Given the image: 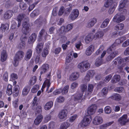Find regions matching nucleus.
Instances as JSON below:
<instances>
[{"label": "nucleus", "mask_w": 129, "mask_h": 129, "mask_svg": "<svg viewBox=\"0 0 129 129\" xmlns=\"http://www.w3.org/2000/svg\"><path fill=\"white\" fill-rule=\"evenodd\" d=\"M90 64L86 61H84L79 63L78 67L81 73L85 72L89 69L90 67Z\"/></svg>", "instance_id": "obj_1"}, {"label": "nucleus", "mask_w": 129, "mask_h": 129, "mask_svg": "<svg viewBox=\"0 0 129 129\" xmlns=\"http://www.w3.org/2000/svg\"><path fill=\"white\" fill-rule=\"evenodd\" d=\"M24 55V53L22 51H19L17 52L14 58L13 62V64L15 67L18 65V61L22 59Z\"/></svg>", "instance_id": "obj_2"}, {"label": "nucleus", "mask_w": 129, "mask_h": 129, "mask_svg": "<svg viewBox=\"0 0 129 129\" xmlns=\"http://www.w3.org/2000/svg\"><path fill=\"white\" fill-rule=\"evenodd\" d=\"M125 16L121 13H118L117 14L113 17V20L117 23H119L125 19Z\"/></svg>", "instance_id": "obj_3"}, {"label": "nucleus", "mask_w": 129, "mask_h": 129, "mask_svg": "<svg viewBox=\"0 0 129 129\" xmlns=\"http://www.w3.org/2000/svg\"><path fill=\"white\" fill-rule=\"evenodd\" d=\"M28 20L27 19L26 21L23 22L22 24V32L25 35H26L30 31V28H29V25L28 24Z\"/></svg>", "instance_id": "obj_4"}, {"label": "nucleus", "mask_w": 129, "mask_h": 129, "mask_svg": "<svg viewBox=\"0 0 129 129\" xmlns=\"http://www.w3.org/2000/svg\"><path fill=\"white\" fill-rule=\"evenodd\" d=\"M118 122L121 125H125L127 123L129 122V118H127L126 114H124L118 119Z\"/></svg>", "instance_id": "obj_5"}, {"label": "nucleus", "mask_w": 129, "mask_h": 129, "mask_svg": "<svg viewBox=\"0 0 129 129\" xmlns=\"http://www.w3.org/2000/svg\"><path fill=\"white\" fill-rule=\"evenodd\" d=\"M91 120V119L85 117L83 119L79 124L82 127H85L89 125Z\"/></svg>", "instance_id": "obj_6"}, {"label": "nucleus", "mask_w": 129, "mask_h": 129, "mask_svg": "<svg viewBox=\"0 0 129 129\" xmlns=\"http://www.w3.org/2000/svg\"><path fill=\"white\" fill-rule=\"evenodd\" d=\"M51 75L50 74H48V75L47 79L46 80L44 83L42 88H41V90L42 92H43L44 91V88L46 86H47V90L49 89V87L51 83L50 82V78Z\"/></svg>", "instance_id": "obj_7"}, {"label": "nucleus", "mask_w": 129, "mask_h": 129, "mask_svg": "<svg viewBox=\"0 0 129 129\" xmlns=\"http://www.w3.org/2000/svg\"><path fill=\"white\" fill-rule=\"evenodd\" d=\"M48 35L47 32L45 29H42L39 33V36L38 39V41H40L42 40H46V37Z\"/></svg>", "instance_id": "obj_8"}, {"label": "nucleus", "mask_w": 129, "mask_h": 129, "mask_svg": "<svg viewBox=\"0 0 129 129\" xmlns=\"http://www.w3.org/2000/svg\"><path fill=\"white\" fill-rule=\"evenodd\" d=\"M68 113L67 110H62L59 112L58 115V117L60 119L64 120L67 118Z\"/></svg>", "instance_id": "obj_9"}, {"label": "nucleus", "mask_w": 129, "mask_h": 129, "mask_svg": "<svg viewBox=\"0 0 129 129\" xmlns=\"http://www.w3.org/2000/svg\"><path fill=\"white\" fill-rule=\"evenodd\" d=\"M79 12L77 9H74L72 12L71 14L69 16V18L71 20H73L76 19L78 16Z\"/></svg>", "instance_id": "obj_10"}, {"label": "nucleus", "mask_w": 129, "mask_h": 129, "mask_svg": "<svg viewBox=\"0 0 129 129\" xmlns=\"http://www.w3.org/2000/svg\"><path fill=\"white\" fill-rule=\"evenodd\" d=\"M103 121L102 118L100 116H95L93 120V123L95 125H98L102 123Z\"/></svg>", "instance_id": "obj_11"}, {"label": "nucleus", "mask_w": 129, "mask_h": 129, "mask_svg": "<svg viewBox=\"0 0 129 129\" xmlns=\"http://www.w3.org/2000/svg\"><path fill=\"white\" fill-rule=\"evenodd\" d=\"M97 21V19L96 18L94 17L91 18L87 22L86 26L88 28H91L94 26Z\"/></svg>", "instance_id": "obj_12"}, {"label": "nucleus", "mask_w": 129, "mask_h": 129, "mask_svg": "<svg viewBox=\"0 0 129 129\" xmlns=\"http://www.w3.org/2000/svg\"><path fill=\"white\" fill-rule=\"evenodd\" d=\"M97 108V106L96 105H92L88 108L87 113L88 115H90L94 114Z\"/></svg>", "instance_id": "obj_13"}, {"label": "nucleus", "mask_w": 129, "mask_h": 129, "mask_svg": "<svg viewBox=\"0 0 129 129\" xmlns=\"http://www.w3.org/2000/svg\"><path fill=\"white\" fill-rule=\"evenodd\" d=\"M127 0H123L120 2L118 8L119 11H121L123 10V13L125 14L126 13V10L125 9H123L125 5L127 3Z\"/></svg>", "instance_id": "obj_14"}, {"label": "nucleus", "mask_w": 129, "mask_h": 129, "mask_svg": "<svg viewBox=\"0 0 129 129\" xmlns=\"http://www.w3.org/2000/svg\"><path fill=\"white\" fill-rule=\"evenodd\" d=\"M27 37L25 36H22L20 38L21 42L18 45L20 49L24 48L25 45V41L27 40Z\"/></svg>", "instance_id": "obj_15"}, {"label": "nucleus", "mask_w": 129, "mask_h": 129, "mask_svg": "<svg viewBox=\"0 0 129 129\" xmlns=\"http://www.w3.org/2000/svg\"><path fill=\"white\" fill-rule=\"evenodd\" d=\"M73 27V25L72 24H70L68 25L65 28L64 26H62L60 28L61 32H67L71 29Z\"/></svg>", "instance_id": "obj_16"}, {"label": "nucleus", "mask_w": 129, "mask_h": 129, "mask_svg": "<svg viewBox=\"0 0 129 129\" xmlns=\"http://www.w3.org/2000/svg\"><path fill=\"white\" fill-rule=\"evenodd\" d=\"M79 74L77 72L72 73L69 77V80L71 81H73L77 79L79 77Z\"/></svg>", "instance_id": "obj_17"}, {"label": "nucleus", "mask_w": 129, "mask_h": 129, "mask_svg": "<svg viewBox=\"0 0 129 129\" xmlns=\"http://www.w3.org/2000/svg\"><path fill=\"white\" fill-rule=\"evenodd\" d=\"M94 49V46L93 45L89 46L86 49L85 54L88 56H89L93 53Z\"/></svg>", "instance_id": "obj_18"}, {"label": "nucleus", "mask_w": 129, "mask_h": 129, "mask_svg": "<svg viewBox=\"0 0 129 129\" xmlns=\"http://www.w3.org/2000/svg\"><path fill=\"white\" fill-rule=\"evenodd\" d=\"M49 68V66L48 64H43L41 67V75L45 73L48 69Z\"/></svg>", "instance_id": "obj_19"}, {"label": "nucleus", "mask_w": 129, "mask_h": 129, "mask_svg": "<svg viewBox=\"0 0 129 129\" xmlns=\"http://www.w3.org/2000/svg\"><path fill=\"white\" fill-rule=\"evenodd\" d=\"M13 14V11L11 10L7 11L4 14V17L6 19H9L12 16Z\"/></svg>", "instance_id": "obj_20"}, {"label": "nucleus", "mask_w": 129, "mask_h": 129, "mask_svg": "<svg viewBox=\"0 0 129 129\" xmlns=\"http://www.w3.org/2000/svg\"><path fill=\"white\" fill-rule=\"evenodd\" d=\"M32 51L31 49L27 50L25 54L24 59L26 60H29L31 57L32 55Z\"/></svg>", "instance_id": "obj_21"}, {"label": "nucleus", "mask_w": 129, "mask_h": 129, "mask_svg": "<svg viewBox=\"0 0 129 129\" xmlns=\"http://www.w3.org/2000/svg\"><path fill=\"white\" fill-rule=\"evenodd\" d=\"M92 34L91 33L87 35L85 37V40L87 44H88L93 40V38Z\"/></svg>", "instance_id": "obj_22"}, {"label": "nucleus", "mask_w": 129, "mask_h": 129, "mask_svg": "<svg viewBox=\"0 0 129 129\" xmlns=\"http://www.w3.org/2000/svg\"><path fill=\"white\" fill-rule=\"evenodd\" d=\"M117 4L116 3H112V4L110 5L111 7L108 10V12L110 14H112L114 11L115 9L117 6Z\"/></svg>", "instance_id": "obj_23"}, {"label": "nucleus", "mask_w": 129, "mask_h": 129, "mask_svg": "<svg viewBox=\"0 0 129 129\" xmlns=\"http://www.w3.org/2000/svg\"><path fill=\"white\" fill-rule=\"evenodd\" d=\"M37 37V35L35 33L33 34L29 37L28 40V42L29 44L33 43L35 41Z\"/></svg>", "instance_id": "obj_24"}, {"label": "nucleus", "mask_w": 129, "mask_h": 129, "mask_svg": "<svg viewBox=\"0 0 129 129\" xmlns=\"http://www.w3.org/2000/svg\"><path fill=\"white\" fill-rule=\"evenodd\" d=\"M7 54L5 50H3L1 52V60L2 62L6 61L7 57Z\"/></svg>", "instance_id": "obj_25"}, {"label": "nucleus", "mask_w": 129, "mask_h": 129, "mask_svg": "<svg viewBox=\"0 0 129 129\" xmlns=\"http://www.w3.org/2000/svg\"><path fill=\"white\" fill-rule=\"evenodd\" d=\"M43 118V116L41 114L37 117L34 121V123L36 125L39 124Z\"/></svg>", "instance_id": "obj_26"}, {"label": "nucleus", "mask_w": 129, "mask_h": 129, "mask_svg": "<svg viewBox=\"0 0 129 129\" xmlns=\"http://www.w3.org/2000/svg\"><path fill=\"white\" fill-rule=\"evenodd\" d=\"M17 19L18 21H21V20L23 19H24V22L25 21H26L28 19H28L27 18H26L25 17V15L23 14H19L18 16L17 17Z\"/></svg>", "instance_id": "obj_27"}, {"label": "nucleus", "mask_w": 129, "mask_h": 129, "mask_svg": "<svg viewBox=\"0 0 129 129\" xmlns=\"http://www.w3.org/2000/svg\"><path fill=\"white\" fill-rule=\"evenodd\" d=\"M110 98L111 99L117 101H119L121 99V97L120 95L116 93L113 94Z\"/></svg>", "instance_id": "obj_28"}, {"label": "nucleus", "mask_w": 129, "mask_h": 129, "mask_svg": "<svg viewBox=\"0 0 129 129\" xmlns=\"http://www.w3.org/2000/svg\"><path fill=\"white\" fill-rule=\"evenodd\" d=\"M70 125V124L67 122H64L62 123L60 127V129H67Z\"/></svg>", "instance_id": "obj_29"}, {"label": "nucleus", "mask_w": 129, "mask_h": 129, "mask_svg": "<svg viewBox=\"0 0 129 129\" xmlns=\"http://www.w3.org/2000/svg\"><path fill=\"white\" fill-rule=\"evenodd\" d=\"M117 53V51H115L110 54L107 58V61H109L113 59L116 56Z\"/></svg>", "instance_id": "obj_30"}, {"label": "nucleus", "mask_w": 129, "mask_h": 129, "mask_svg": "<svg viewBox=\"0 0 129 129\" xmlns=\"http://www.w3.org/2000/svg\"><path fill=\"white\" fill-rule=\"evenodd\" d=\"M53 105V102L51 101H49L45 105L44 109L46 110H48L51 108Z\"/></svg>", "instance_id": "obj_31"}, {"label": "nucleus", "mask_w": 129, "mask_h": 129, "mask_svg": "<svg viewBox=\"0 0 129 129\" xmlns=\"http://www.w3.org/2000/svg\"><path fill=\"white\" fill-rule=\"evenodd\" d=\"M83 93H79L74 97V100L77 101L80 100H83Z\"/></svg>", "instance_id": "obj_32"}, {"label": "nucleus", "mask_w": 129, "mask_h": 129, "mask_svg": "<svg viewBox=\"0 0 129 129\" xmlns=\"http://www.w3.org/2000/svg\"><path fill=\"white\" fill-rule=\"evenodd\" d=\"M124 25L122 23H119L116 25L114 27V29L116 30H119L122 29L124 27Z\"/></svg>", "instance_id": "obj_33"}, {"label": "nucleus", "mask_w": 129, "mask_h": 129, "mask_svg": "<svg viewBox=\"0 0 129 129\" xmlns=\"http://www.w3.org/2000/svg\"><path fill=\"white\" fill-rule=\"evenodd\" d=\"M120 76L118 75H114L113 77V79L112 80V82L113 83H116L119 82L120 80Z\"/></svg>", "instance_id": "obj_34"}, {"label": "nucleus", "mask_w": 129, "mask_h": 129, "mask_svg": "<svg viewBox=\"0 0 129 129\" xmlns=\"http://www.w3.org/2000/svg\"><path fill=\"white\" fill-rule=\"evenodd\" d=\"M113 123V121L107 123L106 124H103L100 126V129H106L107 127L109 126Z\"/></svg>", "instance_id": "obj_35"}, {"label": "nucleus", "mask_w": 129, "mask_h": 129, "mask_svg": "<svg viewBox=\"0 0 129 129\" xmlns=\"http://www.w3.org/2000/svg\"><path fill=\"white\" fill-rule=\"evenodd\" d=\"M104 35V33L102 31H99L95 34L94 36V38L99 39L102 38Z\"/></svg>", "instance_id": "obj_36"}, {"label": "nucleus", "mask_w": 129, "mask_h": 129, "mask_svg": "<svg viewBox=\"0 0 129 129\" xmlns=\"http://www.w3.org/2000/svg\"><path fill=\"white\" fill-rule=\"evenodd\" d=\"M123 61V59L121 57H118L114 60L113 62L115 64H117V63L118 64H121Z\"/></svg>", "instance_id": "obj_37"}, {"label": "nucleus", "mask_w": 129, "mask_h": 129, "mask_svg": "<svg viewBox=\"0 0 129 129\" xmlns=\"http://www.w3.org/2000/svg\"><path fill=\"white\" fill-rule=\"evenodd\" d=\"M7 94L8 95H10L12 93V87L10 84L8 85L6 91Z\"/></svg>", "instance_id": "obj_38"}, {"label": "nucleus", "mask_w": 129, "mask_h": 129, "mask_svg": "<svg viewBox=\"0 0 129 129\" xmlns=\"http://www.w3.org/2000/svg\"><path fill=\"white\" fill-rule=\"evenodd\" d=\"M109 21V19L107 18L101 24V27L104 28L106 27L108 24Z\"/></svg>", "instance_id": "obj_39"}, {"label": "nucleus", "mask_w": 129, "mask_h": 129, "mask_svg": "<svg viewBox=\"0 0 129 129\" xmlns=\"http://www.w3.org/2000/svg\"><path fill=\"white\" fill-rule=\"evenodd\" d=\"M43 44L42 43H39L38 44L36 47V50L37 53H39L41 51L43 48Z\"/></svg>", "instance_id": "obj_40"}, {"label": "nucleus", "mask_w": 129, "mask_h": 129, "mask_svg": "<svg viewBox=\"0 0 129 129\" xmlns=\"http://www.w3.org/2000/svg\"><path fill=\"white\" fill-rule=\"evenodd\" d=\"M9 27L8 24H2L0 27V29L3 31H5V30L7 28L8 29Z\"/></svg>", "instance_id": "obj_41"}, {"label": "nucleus", "mask_w": 129, "mask_h": 129, "mask_svg": "<svg viewBox=\"0 0 129 129\" xmlns=\"http://www.w3.org/2000/svg\"><path fill=\"white\" fill-rule=\"evenodd\" d=\"M30 90V88L28 86L25 87L23 89L22 91V94L23 95H27L28 93Z\"/></svg>", "instance_id": "obj_42"}, {"label": "nucleus", "mask_w": 129, "mask_h": 129, "mask_svg": "<svg viewBox=\"0 0 129 129\" xmlns=\"http://www.w3.org/2000/svg\"><path fill=\"white\" fill-rule=\"evenodd\" d=\"M115 44H113L107 50L108 53H112L114 51H113L114 50L115 48Z\"/></svg>", "instance_id": "obj_43"}, {"label": "nucleus", "mask_w": 129, "mask_h": 129, "mask_svg": "<svg viewBox=\"0 0 129 129\" xmlns=\"http://www.w3.org/2000/svg\"><path fill=\"white\" fill-rule=\"evenodd\" d=\"M44 58H41L40 60V57L39 56H36L35 59V62L36 63H38L39 62V64H40L41 63L45 61Z\"/></svg>", "instance_id": "obj_44"}, {"label": "nucleus", "mask_w": 129, "mask_h": 129, "mask_svg": "<svg viewBox=\"0 0 129 129\" xmlns=\"http://www.w3.org/2000/svg\"><path fill=\"white\" fill-rule=\"evenodd\" d=\"M108 93V89L106 87L104 88L101 91V96H103L106 95Z\"/></svg>", "instance_id": "obj_45"}, {"label": "nucleus", "mask_w": 129, "mask_h": 129, "mask_svg": "<svg viewBox=\"0 0 129 129\" xmlns=\"http://www.w3.org/2000/svg\"><path fill=\"white\" fill-rule=\"evenodd\" d=\"M102 60L101 59H97L95 63V66L97 67L100 66L102 64Z\"/></svg>", "instance_id": "obj_46"}, {"label": "nucleus", "mask_w": 129, "mask_h": 129, "mask_svg": "<svg viewBox=\"0 0 129 129\" xmlns=\"http://www.w3.org/2000/svg\"><path fill=\"white\" fill-rule=\"evenodd\" d=\"M37 78L36 76H33L30 79L29 81V83L31 85H33L36 82Z\"/></svg>", "instance_id": "obj_47"}, {"label": "nucleus", "mask_w": 129, "mask_h": 129, "mask_svg": "<svg viewBox=\"0 0 129 129\" xmlns=\"http://www.w3.org/2000/svg\"><path fill=\"white\" fill-rule=\"evenodd\" d=\"M78 116L76 114H75L70 117L69 118V122L72 123L74 122L76 119L78 118Z\"/></svg>", "instance_id": "obj_48"}, {"label": "nucleus", "mask_w": 129, "mask_h": 129, "mask_svg": "<svg viewBox=\"0 0 129 129\" xmlns=\"http://www.w3.org/2000/svg\"><path fill=\"white\" fill-rule=\"evenodd\" d=\"M116 3L113 2L112 0H107L104 4V6L106 8L109 7L110 5L112 4V3Z\"/></svg>", "instance_id": "obj_49"}, {"label": "nucleus", "mask_w": 129, "mask_h": 129, "mask_svg": "<svg viewBox=\"0 0 129 129\" xmlns=\"http://www.w3.org/2000/svg\"><path fill=\"white\" fill-rule=\"evenodd\" d=\"M48 51L47 48H44L42 53V56L43 57H45L48 54Z\"/></svg>", "instance_id": "obj_50"}, {"label": "nucleus", "mask_w": 129, "mask_h": 129, "mask_svg": "<svg viewBox=\"0 0 129 129\" xmlns=\"http://www.w3.org/2000/svg\"><path fill=\"white\" fill-rule=\"evenodd\" d=\"M114 90L115 92H118L119 93L123 92L124 91V88L121 87H120L116 88Z\"/></svg>", "instance_id": "obj_51"}, {"label": "nucleus", "mask_w": 129, "mask_h": 129, "mask_svg": "<svg viewBox=\"0 0 129 129\" xmlns=\"http://www.w3.org/2000/svg\"><path fill=\"white\" fill-rule=\"evenodd\" d=\"M94 88L93 86L91 84H89L88 87V91L89 93H88V95L92 92Z\"/></svg>", "instance_id": "obj_52"}, {"label": "nucleus", "mask_w": 129, "mask_h": 129, "mask_svg": "<svg viewBox=\"0 0 129 129\" xmlns=\"http://www.w3.org/2000/svg\"><path fill=\"white\" fill-rule=\"evenodd\" d=\"M69 86L68 85L66 86L64 88L62 89H61V92L63 94L66 93L68 91Z\"/></svg>", "instance_id": "obj_53"}, {"label": "nucleus", "mask_w": 129, "mask_h": 129, "mask_svg": "<svg viewBox=\"0 0 129 129\" xmlns=\"http://www.w3.org/2000/svg\"><path fill=\"white\" fill-rule=\"evenodd\" d=\"M123 38V37H121L120 39H118L116 40L115 42L113 44H115V47L118 44L121 43L123 41L122 39Z\"/></svg>", "instance_id": "obj_54"}, {"label": "nucleus", "mask_w": 129, "mask_h": 129, "mask_svg": "<svg viewBox=\"0 0 129 129\" xmlns=\"http://www.w3.org/2000/svg\"><path fill=\"white\" fill-rule=\"evenodd\" d=\"M104 111L107 114H109L112 111L111 108L109 106H107L104 109Z\"/></svg>", "instance_id": "obj_55"}, {"label": "nucleus", "mask_w": 129, "mask_h": 129, "mask_svg": "<svg viewBox=\"0 0 129 129\" xmlns=\"http://www.w3.org/2000/svg\"><path fill=\"white\" fill-rule=\"evenodd\" d=\"M112 76V74H110L106 76L104 79V82L103 83H106L108 82L110 80Z\"/></svg>", "instance_id": "obj_56"}, {"label": "nucleus", "mask_w": 129, "mask_h": 129, "mask_svg": "<svg viewBox=\"0 0 129 129\" xmlns=\"http://www.w3.org/2000/svg\"><path fill=\"white\" fill-rule=\"evenodd\" d=\"M20 7V9L23 10H25L26 8V5L24 2H20L19 4Z\"/></svg>", "instance_id": "obj_57"}, {"label": "nucleus", "mask_w": 129, "mask_h": 129, "mask_svg": "<svg viewBox=\"0 0 129 129\" xmlns=\"http://www.w3.org/2000/svg\"><path fill=\"white\" fill-rule=\"evenodd\" d=\"M64 100V98L62 96H59L56 99L57 101L59 103L63 102Z\"/></svg>", "instance_id": "obj_58"}, {"label": "nucleus", "mask_w": 129, "mask_h": 129, "mask_svg": "<svg viewBox=\"0 0 129 129\" xmlns=\"http://www.w3.org/2000/svg\"><path fill=\"white\" fill-rule=\"evenodd\" d=\"M37 98L36 97H35L32 101V107H34L35 106H36L37 105Z\"/></svg>", "instance_id": "obj_59"}, {"label": "nucleus", "mask_w": 129, "mask_h": 129, "mask_svg": "<svg viewBox=\"0 0 129 129\" xmlns=\"http://www.w3.org/2000/svg\"><path fill=\"white\" fill-rule=\"evenodd\" d=\"M71 54L70 55L68 54L66 57V61L68 63L72 61V58L71 56Z\"/></svg>", "instance_id": "obj_60"}, {"label": "nucleus", "mask_w": 129, "mask_h": 129, "mask_svg": "<svg viewBox=\"0 0 129 129\" xmlns=\"http://www.w3.org/2000/svg\"><path fill=\"white\" fill-rule=\"evenodd\" d=\"M42 112V107L40 106H37L36 110V114H37V113H40Z\"/></svg>", "instance_id": "obj_61"}, {"label": "nucleus", "mask_w": 129, "mask_h": 129, "mask_svg": "<svg viewBox=\"0 0 129 129\" xmlns=\"http://www.w3.org/2000/svg\"><path fill=\"white\" fill-rule=\"evenodd\" d=\"M87 88V86L86 85L83 84L81 85V91L84 92L86 91Z\"/></svg>", "instance_id": "obj_62"}, {"label": "nucleus", "mask_w": 129, "mask_h": 129, "mask_svg": "<svg viewBox=\"0 0 129 129\" xmlns=\"http://www.w3.org/2000/svg\"><path fill=\"white\" fill-rule=\"evenodd\" d=\"M51 116L50 114H48L45 116V121L46 122H47L48 121L50 120L51 118Z\"/></svg>", "instance_id": "obj_63"}, {"label": "nucleus", "mask_w": 129, "mask_h": 129, "mask_svg": "<svg viewBox=\"0 0 129 129\" xmlns=\"http://www.w3.org/2000/svg\"><path fill=\"white\" fill-rule=\"evenodd\" d=\"M129 45V39L127 40L124 42L122 44V46L125 47Z\"/></svg>", "instance_id": "obj_64"}]
</instances>
